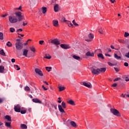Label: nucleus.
Segmentation results:
<instances>
[{
	"label": "nucleus",
	"mask_w": 129,
	"mask_h": 129,
	"mask_svg": "<svg viewBox=\"0 0 129 129\" xmlns=\"http://www.w3.org/2000/svg\"><path fill=\"white\" fill-rule=\"evenodd\" d=\"M66 103H65V102L62 101L61 105H58V109L60 112H61L62 113H65V111L63 108H66Z\"/></svg>",
	"instance_id": "nucleus-1"
},
{
	"label": "nucleus",
	"mask_w": 129,
	"mask_h": 129,
	"mask_svg": "<svg viewBox=\"0 0 129 129\" xmlns=\"http://www.w3.org/2000/svg\"><path fill=\"white\" fill-rule=\"evenodd\" d=\"M9 21L11 24H15L18 22V19L14 16H10L9 18Z\"/></svg>",
	"instance_id": "nucleus-2"
},
{
	"label": "nucleus",
	"mask_w": 129,
	"mask_h": 129,
	"mask_svg": "<svg viewBox=\"0 0 129 129\" xmlns=\"http://www.w3.org/2000/svg\"><path fill=\"white\" fill-rule=\"evenodd\" d=\"M110 111L114 115H115V116H120V113L116 109L111 108Z\"/></svg>",
	"instance_id": "nucleus-3"
},
{
	"label": "nucleus",
	"mask_w": 129,
	"mask_h": 129,
	"mask_svg": "<svg viewBox=\"0 0 129 129\" xmlns=\"http://www.w3.org/2000/svg\"><path fill=\"white\" fill-rule=\"evenodd\" d=\"M16 50H22L24 47V44L22 42H16L15 44Z\"/></svg>",
	"instance_id": "nucleus-4"
},
{
	"label": "nucleus",
	"mask_w": 129,
	"mask_h": 129,
	"mask_svg": "<svg viewBox=\"0 0 129 129\" xmlns=\"http://www.w3.org/2000/svg\"><path fill=\"white\" fill-rule=\"evenodd\" d=\"M17 18L18 19L19 22H22L24 19V17L22 16V13L21 12H16L15 13Z\"/></svg>",
	"instance_id": "nucleus-5"
},
{
	"label": "nucleus",
	"mask_w": 129,
	"mask_h": 129,
	"mask_svg": "<svg viewBox=\"0 0 129 129\" xmlns=\"http://www.w3.org/2000/svg\"><path fill=\"white\" fill-rule=\"evenodd\" d=\"M51 44H54V45H60V41L57 39H51Z\"/></svg>",
	"instance_id": "nucleus-6"
},
{
	"label": "nucleus",
	"mask_w": 129,
	"mask_h": 129,
	"mask_svg": "<svg viewBox=\"0 0 129 129\" xmlns=\"http://www.w3.org/2000/svg\"><path fill=\"white\" fill-rule=\"evenodd\" d=\"M91 72L92 74H94V75H99V69H93L91 70Z\"/></svg>",
	"instance_id": "nucleus-7"
},
{
	"label": "nucleus",
	"mask_w": 129,
	"mask_h": 129,
	"mask_svg": "<svg viewBox=\"0 0 129 129\" xmlns=\"http://www.w3.org/2000/svg\"><path fill=\"white\" fill-rule=\"evenodd\" d=\"M14 110L16 112H21V106L20 105L15 106Z\"/></svg>",
	"instance_id": "nucleus-8"
},
{
	"label": "nucleus",
	"mask_w": 129,
	"mask_h": 129,
	"mask_svg": "<svg viewBox=\"0 0 129 129\" xmlns=\"http://www.w3.org/2000/svg\"><path fill=\"white\" fill-rule=\"evenodd\" d=\"M55 110H57V104L51 105V107L50 108V111H51V112H54Z\"/></svg>",
	"instance_id": "nucleus-9"
},
{
	"label": "nucleus",
	"mask_w": 129,
	"mask_h": 129,
	"mask_svg": "<svg viewBox=\"0 0 129 129\" xmlns=\"http://www.w3.org/2000/svg\"><path fill=\"white\" fill-rule=\"evenodd\" d=\"M35 72L36 73V74H38V75L40 76H43V73H42V71L40 69H35Z\"/></svg>",
	"instance_id": "nucleus-10"
},
{
	"label": "nucleus",
	"mask_w": 129,
	"mask_h": 129,
	"mask_svg": "<svg viewBox=\"0 0 129 129\" xmlns=\"http://www.w3.org/2000/svg\"><path fill=\"white\" fill-rule=\"evenodd\" d=\"M60 47L62 48V49H65L66 50H67V49H70V46L67 44H60Z\"/></svg>",
	"instance_id": "nucleus-11"
},
{
	"label": "nucleus",
	"mask_w": 129,
	"mask_h": 129,
	"mask_svg": "<svg viewBox=\"0 0 129 129\" xmlns=\"http://www.w3.org/2000/svg\"><path fill=\"white\" fill-rule=\"evenodd\" d=\"M83 84L84 86H86V87H88V88H91V87H92V86L91 85V84H90V83L83 82Z\"/></svg>",
	"instance_id": "nucleus-12"
},
{
	"label": "nucleus",
	"mask_w": 129,
	"mask_h": 129,
	"mask_svg": "<svg viewBox=\"0 0 129 129\" xmlns=\"http://www.w3.org/2000/svg\"><path fill=\"white\" fill-rule=\"evenodd\" d=\"M32 101L33 102H35V103H40V104H42V101L39 100V99H37V98L33 99Z\"/></svg>",
	"instance_id": "nucleus-13"
},
{
	"label": "nucleus",
	"mask_w": 129,
	"mask_h": 129,
	"mask_svg": "<svg viewBox=\"0 0 129 129\" xmlns=\"http://www.w3.org/2000/svg\"><path fill=\"white\" fill-rule=\"evenodd\" d=\"M52 24L54 27H58V26L59 25V22H58V20H53Z\"/></svg>",
	"instance_id": "nucleus-14"
},
{
	"label": "nucleus",
	"mask_w": 129,
	"mask_h": 129,
	"mask_svg": "<svg viewBox=\"0 0 129 129\" xmlns=\"http://www.w3.org/2000/svg\"><path fill=\"white\" fill-rule=\"evenodd\" d=\"M70 124L72 125V126H73V127L76 128L78 126L77 124H76V122H75L74 121H71L70 122Z\"/></svg>",
	"instance_id": "nucleus-15"
},
{
	"label": "nucleus",
	"mask_w": 129,
	"mask_h": 129,
	"mask_svg": "<svg viewBox=\"0 0 129 129\" xmlns=\"http://www.w3.org/2000/svg\"><path fill=\"white\" fill-rule=\"evenodd\" d=\"M54 11L55 12V13H57V12H58V11H59V5L58 4H56L54 7Z\"/></svg>",
	"instance_id": "nucleus-16"
},
{
	"label": "nucleus",
	"mask_w": 129,
	"mask_h": 129,
	"mask_svg": "<svg viewBox=\"0 0 129 129\" xmlns=\"http://www.w3.org/2000/svg\"><path fill=\"white\" fill-rule=\"evenodd\" d=\"M28 52H29V50H28V49H23V56L27 57L28 56Z\"/></svg>",
	"instance_id": "nucleus-17"
},
{
	"label": "nucleus",
	"mask_w": 129,
	"mask_h": 129,
	"mask_svg": "<svg viewBox=\"0 0 129 129\" xmlns=\"http://www.w3.org/2000/svg\"><path fill=\"white\" fill-rule=\"evenodd\" d=\"M106 71V68H101L100 69H99V74L100 72H102V73H104Z\"/></svg>",
	"instance_id": "nucleus-18"
},
{
	"label": "nucleus",
	"mask_w": 129,
	"mask_h": 129,
	"mask_svg": "<svg viewBox=\"0 0 129 129\" xmlns=\"http://www.w3.org/2000/svg\"><path fill=\"white\" fill-rule=\"evenodd\" d=\"M86 56H90L91 57H94V53L92 52V53L90 51H88L86 53Z\"/></svg>",
	"instance_id": "nucleus-19"
},
{
	"label": "nucleus",
	"mask_w": 129,
	"mask_h": 129,
	"mask_svg": "<svg viewBox=\"0 0 129 129\" xmlns=\"http://www.w3.org/2000/svg\"><path fill=\"white\" fill-rule=\"evenodd\" d=\"M5 72V67L4 66H0V73H4Z\"/></svg>",
	"instance_id": "nucleus-20"
},
{
	"label": "nucleus",
	"mask_w": 129,
	"mask_h": 129,
	"mask_svg": "<svg viewBox=\"0 0 129 129\" xmlns=\"http://www.w3.org/2000/svg\"><path fill=\"white\" fill-rule=\"evenodd\" d=\"M68 103H69V104H71V105H75V103L73 100L68 101Z\"/></svg>",
	"instance_id": "nucleus-21"
},
{
	"label": "nucleus",
	"mask_w": 129,
	"mask_h": 129,
	"mask_svg": "<svg viewBox=\"0 0 129 129\" xmlns=\"http://www.w3.org/2000/svg\"><path fill=\"white\" fill-rule=\"evenodd\" d=\"M5 119H7L8 121H12V117L10 115H7L5 116Z\"/></svg>",
	"instance_id": "nucleus-22"
},
{
	"label": "nucleus",
	"mask_w": 129,
	"mask_h": 129,
	"mask_svg": "<svg viewBox=\"0 0 129 129\" xmlns=\"http://www.w3.org/2000/svg\"><path fill=\"white\" fill-rule=\"evenodd\" d=\"M73 58H74V59H75L76 60H78V61H80V57L79 56H77L76 55H74L73 56Z\"/></svg>",
	"instance_id": "nucleus-23"
},
{
	"label": "nucleus",
	"mask_w": 129,
	"mask_h": 129,
	"mask_svg": "<svg viewBox=\"0 0 129 129\" xmlns=\"http://www.w3.org/2000/svg\"><path fill=\"white\" fill-rule=\"evenodd\" d=\"M114 57L117 60H120V59H121V57L117 55L116 53L114 54Z\"/></svg>",
	"instance_id": "nucleus-24"
},
{
	"label": "nucleus",
	"mask_w": 129,
	"mask_h": 129,
	"mask_svg": "<svg viewBox=\"0 0 129 129\" xmlns=\"http://www.w3.org/2000/svg\"><path fill=\"white\" fill-rule=\"evenodd\" d=\"M42 14H46V12H47V8L42 7Z\"/></svg>",
	"instance_id": "nucleus-25"
},
{
	"label": "nucleus",
	"mask_w": 129,
	"mask_h": 129,
	"mask_svg": "<svg viewBox=\"0 0 129 129\" xmlns=\"http://www.w3.org/2000/svg\"><path fill=\"white\" fill-rule=\"evenodd\" d=\"M67 24H68L69 27H72V28H73V27H74L73 24H72V23L69 21H67Z\"/></svg>",
	"instance_id": "nucleus-26"
},
{
	"label": "nucleus",
	"mask_w": 129,
	"mask_h": 129,
	"mask_svg": "<svg viewBox=\"0 0 129 129\" xmlns=\"http://www.w3.org/2000/svg\"><path fill=\"white\" fill-rule=\"evenodd\" d=\"M0 54L2 55V56H6V53H5L4 49H2L0 51Z\"/></svg>",
	"instance_id": "nucleus-27"
},
{
	"label": "nucleus",
	"mask_w": 129,
	"mask_h": 129,
	"mask_svg": "<svg viewBox=\"0 0 129 129\" xmlns=\"http://www.w3.org/2000/svg\"><path fill=\"white\" fill-rule=\"evenodd\" d=\"M98 58H101V59H104V56H103V54L102 53H99L98 54Z\"/></svg>",
	"instance_id": "nucleus-28"
},
{
	"label": "nucleus",
	"mask_w": 129,
	"mask_h": 129,
	"mask_svg": "<svg viewBox=\"0 0 129 129\" xmlns=\"http://www.w3.org/2000/svg\"><path fill=\"white\" fill-rule=\"evenodd\" d=\"M21 128H27L28 126H27V125L25 124H21Z\"/></svg>",
	"instance_id": "nucleus-29"
},
{
	"label": "nucleus",
	"mask_w": 129,
	"mask_h": 129,
	"mask_svg": "<svg viewBox=\"0 0 129 129\" xmlns=\"http://www.w3.org/2000/svg\"><path fill=\"white\" fill-rule=\"evenodd\" d=\"M58 89L59 91H63V90H65V87H62V86H59L58 87Z\"/></svg>",
	"instance_id": "nucleus-30"
},
{
	"label": "nucleus",
	"mask_w": 129,
	"mask_h": 129,
	"mask_svg": "<svg viewBox=\"0 0 129 129\" xmlns=\"http://www.w3.org/2000/svg\"><path fill=\"white\" fill-rule=\"evenodd\" d=\"M6 126H7V127H11V122H6L5 123Z\"/></svg>",
	"instance_id": "nucleus-31"
},
{
	"label": "nucleus",
	"mask_w": 129,
	"mask_h": 129,
	"mask_svg": "<svg viewBox=\"0 0 129 129\" xmlns=\"http://www.w3.org/2000/svg\"><path fill=\"white\" fill-rule=\"evenodd\" d=\"M6 45L8 46V47H12L13 46V44H12L10 41H8Z\"/></svg>",
	"instance_id": "nucleus-32"
},
{
	"label": "nucleus",
	"mask_w": 129,
	"mask_h": 129,
	"mask_svg": "<svg viewBox=\"0 0 129 129\" xmlns=\"http://www.w3.org/2000/svg\"><path fill=\"white\" fill-rule=\"evenodd\" d=\"M88 37H89V39H93L94 38V36H93V35L92 33H90L88 35Z\"/></svg>",
	"instance_id": "nucleus-33"
},
{
	"label": "nucleus",
	"mask_w": 129,
	"mask_h": 129,
	"mask_svg": "<svg viewBox=\"0 0 129 129\" xmlns=\"http://www.w3.org/2000/svg\"><path fill=\"white\" fill-rule=\"evenodd\" d=\"M0 40H4V34L0 32Z\"/></svg>",
	"instance_id": "nucleus-34"
},
{
	"label": "nucleus",
	"mask_w": 129,
	"mask_h": 129,
	"mask_svg": "<svg viewBox=\"0 0 129 129\" xmlns=\"http://www.w3.org/2000/svg\"><path fill=\"white\" fill-rule=\"evenodd\" d=\"M14 68H15V69L17 68V70L18 71H19V70H21V68H20V67H19V66L16 65V64L14 65Z\"/></svg>",
	"instance_id": "nucleus-35"
},
{
	"label": "nucleus",
	"mask_w": 129,
	"mask_h": 129,
	"mask_svg": "<svg viewBox=\"0 0 129 129\" xmlns=\"http://www.w3.org/2000/svg\"><path fill=\"white\" fill-rule=\"evenodd\" d=\"M46 69L47 70V71H48V72H50L51 69H52V67H46Z\"/></svg>",
	"instance_id": "nucleus-36"
},
{
	"label": "nucleus",
	"mask_w": 129,
	"mask_h": 129,
	"mask_svg": "<svg viewBox=\"0 0 129 129\" xmlns=\"http://www.w3.org/2000/svg\"><path fill=\"white\" fill-rule=\"evenodd\" d=\"M129 36V33L128 32H124V37L125 38H127Z\"/></svg>",
	"instance_id": "nucleus-37"
},
{
	"label": "nucleus",
	"mask_w": 129,
	"mask_h": 129,
	"mask_svg": "<svg viewBox=\"0 0 129 129\" xmlns=\"http://www.w3.org/2000/svg\"><path fill=\"white\" fill-rule=\"evenodd\" d=\"M73 25H74V26H75L76 27H77V26H79V25L77 23H76V22H75V20H74L73 21Z\"/></svg>",
	"instance_id": "nucleus-38"
},
{
	"label": "nucleus",
	"mask_w": 129,
	"mask_h": 129,
	"mask_svg": "<svg viewBox=\"0 0 129 129\" xmlns=\"http://www.w3.org/2000/svg\"><path fill=\"white\" fill-rule=\"evenodd\" d=\"M103 30H104V29H103L102 28H100L99 29L98 32L100 33V34H103V33L102 32H103Z\"/></svg>",
	"instance_id": "nucleus-39"
},
{
	"label": "nucleus",
	"mask_w": 129,
	"mask_h": 129,
	"mask_svg": "<svg viewBox=\"0 0 129 129\" xmlns=\"http://www.w3.org/2000/svg\"><path fill=\"white\" fill-rule=\"evenodd\" d=\"M24 89L25 91H30V87H29L28 86H26Z\"/></svg>",
	"instance_id": "nucleus-40"
},
{
	"label": "nucleus",
	"mask_w": 129,
	"mask_h": 129,
	"mask_svg": "<svg viewBox=\"0 0 129 129\" xmlns=\"http://www.w3.org/2000/svg\"><path fill=\"white\" fill-rule=\"evenodd\" d=\"M44 58H45V59H51V56L49 55V56H48L47 54H45Z\"/></svg>",
	"instance_id": "nucleus-41"
},
{
	"label": "nucleus",
	"mask_w": 129,
	"mask_h": 129,
	"mask_svg": "<svg viewBox=\"0 0 129 129\" xmlns=\"http://www.w3.org/2000/svg\"><path fill=\"white\" fill-rule=\"evenodd\" d=\"M118 41L119 42V43H121V44H123L124 43V41L121 40V39H118Z\"/></svg>",
	"instance_id": "nucleus-42"
},
{
	"label": "nucleus",
	"mask_w": 129,
	"mask_h": 129,
	"mask_svg": "<svg viewBox=\"0 0 129 129\" xmlns=\"http://www.w3.org/2000/svg\"><path fill=\"white\" fill-rule=\"evenodd\" d=\"M21 113H22V114H25V113H26V110H21V111H20Z\"/></svg>",
	"instance_id": "nucleus-43"
},
{
	"label": "nucleus",
	"mask_w": 129,
	"mask_h": 129,
	"mask_svg": "<svg viewBox=\"0 0 129 129\" xmlns=\"http://www.w3.org/2000/svg\"><path fill=\"white\" fill-rule=\"evenodd\" d=\"M15 30L14 28H10V32H11V33H14V32H15Z\"/></svg>",
	"instance_id": "nucleus-44"
},
{
	"label": "nucleus",
	"mask_w": 129,
	"mask_h": 129,
	"mask_svg": "<svg viewBox=\"0 0 129 129\" xmlns=\"http://www.w3.org/2000/svg\"><path fill=\"white\" fill-rule=\"evenodd\" d=\"M20 32H23V29H18V30L16 31V33H18H18H20Z\"/></svg>",
	"instance_id": "nucleus-45"
},
{
	"label": "nucleus",
	"mask_w": 129,
	"mask_h": 129,
	"mask_svg": "<svg viewBox=\"0 0 129 129\" xmlns=\"http://www.w3.org/2000/svg\"><path fill=\"white\" fill-rule=\"evenodd\" d=\"M114 70L116 72H119V69L117 68H114Z\"/></svg>",
	"instance_id": "nucleus-46"
},
{
	"label": "nucleus",
	"mask_w": 129,
	"mask_h": 129,
	"mask_svg": "<svg viewBox=\"0 0 129 129\" xmlns=\"http://www.w3.org/2000/svg\"><path fill=\"white\" fill-rule=\"evenodd\" d=\"M125 57H126V58H129V52L125 53Z\"/></svg>",
	"instance_id": "nucleus-47"
},
{
	"label": "nucleus",
	"mask_w": 129,
	"mask_h": 129,
	"mask_svg": "<svg viewBox=\"0 0 129 129\" xmlns=\"http://www.w3.org/2000/svg\"><path fill=\"white\" fill-rule=\"evenodd\" d=\"M62 20H63V21L64 22V23H66V24H67V22H69V21H67V20H66V19H65L64 17H63V18H62Z\"/></svg>",
	"instance_id": "nucleus-48"
},
{
	"label": "nucleus",
	"mask_w": 129,
	"mask_h": 129,
	"mask_svg": "<svg viewBox=\"0 0 129 129\" xmlns=\"http://www.w3.org/2000/svg\"><path fill=\"white\" fill-rule=\"evenodd\" d=\"M30 50L31 51H32V52H35V47H31L30 48Z\"/></svg>",
	"instance_id": "nucleus-49"
},
{
	"label": "nucleus",
	"mask_w": 129,
	"mask_h": 129,
	"mask_svg": "<svg viewBox=\"0 0 129 129\" xmlns=\"http://www.w3.org/2000/svg\"><path fill=\"white\" fill-rule=\"evenodd\" d=\"M108 64L109 66H114V64H112L111 62H108Z\"/></svg>",
	"instance_id": "nucleus-50"
},
{
	"label": "nucleus",
	"mask_w": 129,
	"mask_h": 129,
	"mask_svg": "<svg viewBox=\"0 0 129 129\" xmlns=\"http://www.w3.org/2000/svg\"><path fill=\"white\" fill-rule=\"evenodd\" d=\"M44 43V41L43 40H40L39 41V44L40 45H43V43Z\"/></svg>",
	"instance_id": "nucleus-51"
},
{
	"label": "nucleus",
	"mask_w": 129,
	"mask_h": 129,
	"mask_svg": "<svg viewBox=\"0 0 129 129\" xmlns=\"http://www.w3.org/2000/svg\"><path fill=\"white\" fill-rule=\"evenodd\" d=\"M124 66H125V67H128V63H127V62H124Z\"/></svg>",
	"instance_id": "nucleus-52"
},
{
	"label": "nucleus",
	"mask_w": 129,
	"mask_h": 129,
	"mask_svg": "<svg viewBox=\"0 0 129 129\" xmlns=\"http://www.w3.org/2000/svg\"><path fill=\"white\" fill-rule=\"evenodd\" d=\"M117 86V84L116 83H114L112 85V86L113 87H116Z\"/></svg>",
	"instance_id": "nucleus-53"
},
{
	"label": "nucleus",
	"mask_w": 129,
	"mask_h": 129,
	"mask_svg": "<svg viewBox=\"0 0 129 129\" xmlns=\"http://www.w3.org/2000/svg\"><path fill=\"white\" fill-rule=\"evenodd\" d=\"M11 62H12V63H15L16 62V59L15 58H12L11 59Z\"/></svg>",
	"instance_id": "nucleus-54"
},
{
	"label": "nucleus",
	"mask_w": 129,
	"mask_h": 129,
	"mask_svg": "<svg viewBox=\"0 0 129 129\" xmlns=\"http://www.w3.org/2000/svg\"><path fill=\"white\" fill-rule=\"evenodd\" d=\"M119 79H120V78H117L116 79H115L114 80V81L115 82V81H118V80H119Z\"/></svg>",
	"instance_id": "nucleus-55"
},
{
	"label": "nucleus",
	"mask_w": 129,
	"mask_h": 129,
	"mask_svg": "<svg viewBox=\"0 0 129 129\" xmlns=\"http://www.w3.org/2000/svg\"><path fill=\"white\" fill-rule=\"evenodd\" d=\"M7 16H8L7 14H6L5 15H3L2 17V18H6V17H7Z\"/></svg>",
	"instance_id": "nucleus-56"
},
{
	"label": "nucleus",
	"mask_w": 129,
	"mask_h": 129,
	"mask_svg": "<svg viewBox=\"0 0 129 129\" xmlns=\"http://www.w3.org/2000/svg\"><path fill=\"white\" fill-rule=\"evenodd\" d=\"M16 41H17V43H21L20 42H21V39H17V40H16Z\"/></svg>",
	"instance_id": "nucleus-57"
},
{
	"label": "nucleus",
	"mask_w": 129,
	"mask_h": 129,
	"mask_svg": "<svg viewBox=\"0 0 129 129\" xmlns=\"http://www.w3.org/2000/svg\"><path fill=\"white\" fill-rule=\"evenodd\" d=\"M26 25H28V23H25V22H23V25L24 26V27H25V26H26Z\"/></svg>",
	"instance_id": "nucleus-58"
},
{
	"label": "nucleus",
	"mask_w": 129,
	"mask_h": 129,
	"mask_svg": "<svg viewBox=\"0 0 129 129\" xmlns=\"http://www.w3.org/2000/svg\"><path fill=\"white\" fill-rule=\"evenodd\" d=\"M42 88H43L44 90H48V89L46 88L44 86H42Z\"/></svg>",
	"instance_id": "nucleus-59"
},
{
	"label": "nucleus",
	"mask_w": 129,
	"mask_h": 129,
	"mask_svg": "<svg viewBox=\"0 0 129 129\" xmlns=\"http://www.w3.org/2000/svg\"><path fill=\"white\" fill-rule=\"evenodd\" d=\"M4 102V100L2 98H0V103H3Z\"/></svg>",
	"instance_id": "nucleus-60"
},
{
	"label": "nucleus",
	"mask_w": 129,
	"mask_h": 129,
	"mask_svg": "<svg viewBox=\"0 0 129 129\" xmlns=\"http://www.w3.org/2000/svg\"><path fill=\"white\" fill-rule=\"evenodd\" d=\"M17 10H19L22 11V6H20L19 8H17Z\"/></svg>",
	"instance_id": "nucleus-61"
},
{
	"label": "nucleus",
	"mask_w": 129,
	"mask_h": 129,
	"mask_svg": "<svg viewBox=\"0 0 129 129\" xmlns=\"http://www.w3.org/2000/svg\"><path fill=\"white\" fill-rule=\"evenodd\" d=\"M105 56H108V57H111V56L110 55V54H105Z\"/></svg>",
	"instance_id": "nucleus-62"
},
{
	"label": "nucleus",
	"mask_w": 129,
	"mask_h": 129,
	"mask_svg": "<svg viewBox=\"0 0 129 129\" xmlns=\"http://www.w3.org/2000/svg\"><path fill=\"white\" fill-rule=\"evenodd\" d=\"M44 83H45V84H46V85H49V83H48V82H47L46 81H44L43 82Z\"/></svg>",
	"instance_id": "nucleus-63"
},
{
	"label": "nucleus",
	"mask_w": 129,
	"mask_h": 129,
	"mask_svg": "<svg viewBox=\"0 0 129 129\" xmlns=\"http://www.w3.org/2000/svg\"><path fill=\"white\" fill-rule=\"evenodd\" d=\"M110 47L111 48V49H114V46H113V45H111Z\"/></svg>",
	"instance_id": "nucleus-64"
}]
</instances>
